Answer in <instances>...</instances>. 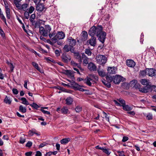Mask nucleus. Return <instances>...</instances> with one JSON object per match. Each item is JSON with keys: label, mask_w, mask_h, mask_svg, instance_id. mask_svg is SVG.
<instances>
[{"label": "nucleus", "mask_w": 156, "mask_h": 156, "mask_svg": "<svg viewBox=\"0 0 156 156\" xmlns=\"http://www.w3.org/2000/svg\"><path fill=\"white\" fill-rule=\"evenodd\" d=\"M51 28L50 26L46 25L44 28L43 27H40V33L44 36L47 37L49 35L50 39L49 43L54 45L56 43L58 45V31H54L52 34H50V32Z\"/></svg>", "instance_id": "nucleus-1"}, {"label": "nucleus", "mask_w": 156, "mask_h": 156, "mask_svg": "<svg viewBox=\"0 0 156 156\" xmlns=\"http://www.w3.org/2000/svg\"><path fill=\"white\" fill-rule=\"evenodd\" d=\"M102 30L103 28L101 26L99 25L97 27L94 26L90 28L88 34L91 37H94V35L97 36Z\"/></svg>", "instance_id": "nucleus-2"}, {"label": "nucleus", "mask_w": 156, "mask_h": 156, "mask_svg": "<svg viewBox=\"0 0 156 156\" xmlns=\"http://www.w3.org/2000/svg\"><path fill=\"white\" fill-rule=\"evenodd\" d=\"M97 63L99 64L104 65L107 62V58L104 55H99L97 56L95 58Z\"/></svg>", "instance_id": "nucleus-3"}, {"label": "nucleus", "mask_w": 156, "mask_h": 156, "mask_svg": "<svg viewBox=\"0 0 156 156\" xmlns=\"http://www.w3.org/2000/svg\"><path fill=\"white\" fill-rule=\"evenodd\" d=\"M151 85L150 84H147L144 87L139 88V90L143 93H147L152 91Z\"/></svg>", "instance_id": "nucleus-4"}, {"label": "nucleus", "mask_w": 156, "mask_h": 156, "mask_svg": "<svg viewBox=\"0 0 156 156\" xmlns=\"http://www.w3.org/2000/svg\"><path fill=\"white\" fill-rule=\"evenodd\" d=\"M106 33L101 30L100 34L98 35H97V36L98 37V40L102 44H104L105 41V40L106 39Z\"/></svg>", "instance_id": "nucleus-5"}, {"label": "nucleus", "mask_w": 156, "mask_h": 156, "mask_svg": "<svg viewBox=\"0 0 156 156\" xmlns=\"http://www.w3.org/2000/svg\"><path fill=\"white\" fill-rule=\"evenodd\" d=\"M84 82L87 85L89 86H93L94 84L95 83L94 80H93V79L91 77H87L84 80Z\"/></svg>", "instance_id": "nucleus-6"}, {"label": "nucleus", "mask_w": 156, "mask_h": 156, "mask_svg": "<svg viewBox=\"0 0 156 156\" xmlns=\"http://www.w3.org/2000/svg\"><path fill=\"white\" fill-rule=\"evenodd\" d=\"M147 75L149 76H156V70L153 68H146Z\"/></svg>", "instance_id": "nucleus-7"}, {"label": "nucleus", "mask_w": 156, "mask_h": 156, "mask_svg": "<svg viewBox=\"0 0 156 156\" xmlns=\"http://www.w3.org/2000/svg\"><path fill=\"white\" fill-rule=\"evenodd\" d=\"M67 41L69 45L71 47H73L76 45V40L72 37H69L67 39Z\"/></svg>", "instance_id": "nucleus-8"}, {"label": "nucleus", "mask_w": 156, "mask_h": 156, "mask_svg": "<svg viewBox=\"0 0 156 156\" xmlns=\"http://www.w3.org/2000/svg\"><path fill=\"white\" fill-rule=\"evenodd\" d=\"M96 38L95 37H91L90 39L87 41V43H89L90 44L93 46H94L96 43Z\"/></svg>", "instance_id": "nucleus-9"}, {"label": "nucleus", "mask_w": 156, "mask_h": 156, "mask_svg": "<svg viewBox=\"0 0 156 156\" xmlns=\"http://www.w3.org/2000/svg\"><path fill=\"white\" fill-rule=\"evenodd\" d=\"M121 77L119 75H116L113 77V81L115 84H119L121 82Z\"/></svg>", "instance_id": "nucleus-10"}, {"label": "nucleus", "mask_w": 156, "mask_h": 156, "mask_svg": "<svg viewBox=\"0 0 156 156\" xmlns=\"http://www.w3.org/2000/svg\"><path fill=\"white\" fill-rule=\"evenodd\" d=\"M127 65L130 67H133L135 65V62L132 60L128 59L126 61Z\"/></svg>", "instance_id": "nucleus-11"}, {"label": "nucleus", "mask_w": 156, "mask_h": 156, "mask_svg": "<svg viewBox=\"0 0 156 156\" xmlns=\"http://www.w3.org/2000/svg\"><path fill=\"white\" fill-rule=\"evenodd\" d=\"M62 60L65 62H67L71 60V58L70 56L67 57L66 53H64L62 56Z\"/></svg>", "instance_id": "nucleus-12"}, {"label": "nucleus", "mask_w": 156, "mask_h": 156, "mask_svg": "<svg viewBox=\"0 0 156 156\" xmlns=\"http://www.w3.org/2000/svg\"><path fill=\"white\" fill-rule=\"evenodd\" d=\"M88 68L91 71H96L97 69L96 66L92 62H90L88 64Z\"/></svg>", "instance_id": "nucleus-13"}, {"label": "nucleus", "mask_w": 156, "mask_h": 156, "mask_svg": "<svg viewBox=\"0 0 156 156\" xmlns=\"http://www.w3.org/2000/svg\"><path fill=\"white\" fill-rule=\"evenodd\" d=\"M108 73L109 74H114L116 73L117 69L115 67H108Z\"/></svg>", "instance_id": "nucleus-14"}, {"label": "nucleus", "mask_w": 156, "mask_h": 156, "mask_svg": "<svg viewBox=\"0 0 156 156\" xmlns=\"http://www.w3.org/2000/svg\"><path fill=\"white\" fill-rule=\"evenodd\" d=\"M88 34L87 32L85 31H83L82 33L81 40L82 41H84L87 39Z\"/></svg>", "instance_id": "nucleus-15"}, {"label": "nucleus", "mask_w": 156, "mask_h": 156, "mask_svg": "<svg viewBox=\"0 0 156 156\" xmlns=\"http://www.w3.org/2000/svg\"><path fill=\"white\" fill-rule=\"evenodd\" d=\"M44 9V6L43 4H39L36 7V9L38 11L42 12Z\"/></svg>", "instance_id": "nucleus-16"}, {"label": "nucleus", "mask_w": 156, "mask_h": 156, "mask_svg": "<svg viewBox=\"0 0 156 156\" xmlns=\"http://www.w3.org/2000/svg\"><path fill=\"white\" fill-rule=\"evenodd\" d=\"M97 71L100 76L103 77L106 76V73L103 69H100V68L98 69Z\"/></svg>", "instance_id": "nucleus-17"}, {"label": "nucleus", "mask_w": 156, "mask_h": 156, "mask_svg": "<svg viewBox=\"0 0 156 156\" xmlns=\"http://www.w3.org/2000/svg\"><path fill=\"white\" fill-rule=\"evenodd\" d=\"M122 106L123 107V109L126 111H129L133 109V108L132 107L128 105L125 104L123 105H122Z\"/></svg>", "instance_id": "nucleus-18"}, {"label": "nucleus", "mask_w": 156, "mask_h": 156, "mask_svg": "<svg viewBox=\"0 0 156 156\" xmlns=\"http://www.w3.org/2000/svg\"><path fill=\"white\" fill-rule=\"evenodd\" d=\"M82 58L83 60V63L84 64H85V65L87 64L88 63V58L84 53H83L82 54Z\"/></svg>", "instance_id": "nucleus-19"}, {"label": "nucleus", "mask_w": 156, "mask_h": 156, "mask_svg": "<svg viewBox=\"0 0 156 156\" xmlns=\"http://www.w3.org/2000/svg\"><path fill=\"white\" fill-rule=\"evenodd\" d=\"M29 134L31 136H33L34 134H36L37 136H39L40 135V134L37 133V131L34 129L31 130H30L29 132Z\"/></svg>", "instance_id": "nucleus-20"}, {"label": "nucleus", "mask_w": 156, "mask_h": 156, "mask_svg": "<svg viewBox=\"0 0 156 156\" xmlns=\"http://www.w3.org/2000/svg\"><path fill=\"white\" fill-rule=\"evenodd\" d=\"M74 57L75 58L78 60V62L79 63L82 62V57L79 53H76L74 54Z\"/></svg>", "instance_id": "nucleus-21"}, {"label": "nucleus", "mask_w": 156, "mask_h": 156, "mask_svg": "<svg viewBox=\"0 0 156 156\" xmlns=\"http://www.w3.org/2000/svg\"><path fill=\"white\" fill-rule=\"evenodd\" d=\"M26 138L24 134H23L20 137L19 143L21 144H24L26 141Z\"/></svg>", "instance_id": "nucleus-22"}, {"label": "nucleus", "mask_w": 156, "mask_h": 156, "mask_svg": "<svg viewBox=\"0 0 156 156\" xmlns=\"http://www.w3.org/2000/svg\"><path fill=\"white\" fill-rule=\"evenodd\" d=\"M35 18V14H32L29 19V20L30 22L31 23L32 25H34V23H35V20H34V19Z\"/></svg>", "instance_id": "nucleus-23"}, {"label": "nucleus", "mask_w": 156, "mask_h": 156, "mask_svg": "<svg viewBox=\"0 0 156 156\" xmlns=\"http://www.w3.org/2000/svg\"><path fill=\"white\" fill-rule=\"evenodd\" d=\"M70 140V139L69 138H64L61 140L60 142L62 144H66L68 143Z\"/></svg>", "instance_id": "nucleus-24"}, {"label": "nucleus", "mask_w": 156, "mask_h": 156, "mask_svg": "<svg viewBox=\"0 0 156 156\" xmlns=\"http://www.w3.org/2000/svg\"><path fill=\"white\" fill-rule=\"evenodd\" d=\"M140 82L141 84L143 85H147L150 84V81L149 80L145 79H142L140 80Z\"/></svg>", "instance_id": "nucleus-25"}, {"label": "nucleus", "mask_w": 156, "mask_h": 156, "mask_svg": "<svg viewBox=\"0 0 156 156\" xmlns=\"http://www.w3.org/2000/svg\"><path fill=\"white\" fill-rule=\"evenodd\" d=\"M5 12L7 18L8 19H10L11 18V14L10 8L5 9Z\"/></svg>", "instance_id": "nucleus-26"}, {"label": "nucleus", "mask_w": 156, "mask_h": 156, "mask_svg": "<svg viewBox=\"0 0 156 156\" xmlns=\"http://www.w3.org/2000/svg\"><path fill=\"white\" fill-rule=\"evenodd\" d=\"M19 111L23 113H25L27 111L26 108V107H23L22 105H21L19 106Z\"/></svg>", "instance_id": "nucleus-27"}, {"label": "nucleus", "mask_w": 156, "mask_h": 156, "mask_svg": "<svg viewBox=\"0 0 156 156\" xmlns=\"http://www.w3.org/2000/svg\"><path fill=\"white\" fill-rule=\"evenodd\" d=\"M22 101L21 103L24 105H29L30 104L27 101V99L25 98H19Z\"/></svg>", "instance_id": "nucleus-28"}, {"label": "nucleus", "mask_w": 156, "mask_h": 156, "mask_svg": "<svg viewBox=\"0 0 156 156\" xmlns=\"http://www.w3.org/2000/svg\"><path fill=\"white\" fill-rule=\"evenodd\" d=\"M0 17L1 19L3 21V22L5 23V24L6 25H7V23H6V19L3 14V12H0Z\"/></svg>", "instance_id": "nucleus-29"}, {"label": "nucleus", "mask_w": 156, "mask_h": 156, "mask_svg": "<svg viewBox=\"0 0 156 156\" xmlns=\"http://www.w3.org/2000/svg\"><path fill=\"white\" fill-rule=\"evenodd\" d=\"M73 101V100L72 98L70 97H68L66 100V104L67 105H70L72 104Z\"/></svg>", "instance_id": "nucleus-30"}, {"label": "nucleus", "mask_w": 156, "mask_h": 156, "mask_svg": "<svg viewBox=\"0 0 156 156\" xmlns=\"http://www.w3.org/2000/svg\"><path fill=\"white\" fill-rule=\"evenodd\" d=\"M32 64L36 69L40 72L41 73H42L41 72L40 70V69L38 66V64L37 63L34 62H32Z\"/></svg>", "instance_id": "nucleus-31"}, {"label": "nucleus", "mask_w": 156, "mask_h": 156, "mask_svg": "<svg viewBox=\"0 0 156 156\" xmlns=\"http://www.w3.org/2000/svg\"><path fill=\"white\" fill-rule=\"evenodd\" d=\"M28 4H23L21 6V10H23L24 11H26L28 9Z\"/></svg>", "instance_id": "nucleus-32"}, {"label": "nucleus", "mask_w": 156, "mask_h": 156, "mask_svg": "<svg viewBox=\"0 0 156 156\" xmlns=\"http://www.w3.org/2000/svg\"><path fill=\"white\" fill-rule=\"evenodd\" d=\"M106 79L107 82H111L113 81V77H112L110 75H107L106 77Z\"/></svg>", "instance_id": "nucleus-33"}, {"label": "nucleus", "mask_w": 156, "mask_h": 156, "mask_svg": "<svg viewBox=\"0 0 156 156\" xmlns=\"http://www.w3.org/2000/svg\"><path fill=\"white\" fill-rule=\"evenodd\" d=\"M67 80L70 83V84L74 88L77 85V83H76L73 80H69L67 79Z\"/></svg>", "instance_id": "nucleus-34"}, {"label": "nucleus", "mask_w": 156, "mask_h": 156, "mask_svg": "<svg viewBox=\"0 0 156 156\" xmlns=\"http://www.w3.org/2000/svg\"><path fill=\"white\" fill-rule=\"evenodd\" d=\"M147 75L146 68L144 70H141L140 72V76H144Z\"/></svg>", "instance_id": "nucleus-35"}, {"label": "nucleus", "mask_w": 156, "mask_h": 156, "mask_svg": "<svg viewBox=\"0 0 156 156\" xmlns=\"http://www.w3.org/2000/svg\"><path fill=\"white\" fill-rule=\"evenodd\" d=\"M109 149L108 148L106 149L105 148L103 147V149L102 150L103 152L105 153V154H107L108 155H109L111 152L109 151Z\"/></svg>", "instance_id": "nucleus-36"}, {"label": "nucleus", "mask_w": 156, "mask_h": 156, "mask_svg": "<svg viewBox=\"0 0 156 156\" xmlns=\"http://www.w3.org/2000/svg\"><path fill=\"white\" fill-rule=\"evenodd\" d=\"M65 36V34L63 32L59 31V40L64 39Z\"/></svg>", "instance_id": "nucleus-37"}, {"label": "nucleus", "mask_w": 156, "mask_h": 156, "mask_svg": "<svg viewBox=\"0 0 156 156\" xmlns=\"http://www.w3.org/2000/svg\"><path fill=\"white\" fill-rule=\"evenodd\" d=\"M29 105L35 109H37L39 108V106L35 103H33L32 104H30Z\"/></svg>", "instance_id": "nucleus-38"}, {"label": "nucleus", "mask_w": 156, "mask_h": 156, "mask_svg": "<svg viewBox=\"0 0 156 156\" xmlns=\"http://www.w3.org/2000/svg\"><path fill=\"white\" fill-rule=\"evenodd\" d=\"M82 110V107L80 105H77L75 108V110L76 112H80Z\"/></svg>", "instance_id": "nucleus-39"}, {"label": "nucleus", "mask_w": 156, "mask_h": 156, "mask_svg": "<svg viewBox=\"0 0 156 156\" xmlns=\"http://www.w3.org/2000/svg\"><path fill=\"white\" fill-rule=\"evenodd\" d=\"M68 111V109L67 107H63L61 109V112L62 113L66 114Z\"/></svg>", "instance_id": "nucleus-40"}, {"label": "nucleus", "mask_w": 156, "mask_h": 156, "mask_svg": "<svg viewBox=\"0 0 156 156\" xmlns=\"http://www.w3.org/2000/svg\"><path fill=\"white\" fill-rule=\"evenodd\" d=\"M80 86L78 84H77V85L75 87L74 89H76L77 90H79L81 91H85L84 89L81 88H80Z\"/></svg>", "instance_id": "nucleus-41"}, {"label": "nucleus", "mask_w": 156, "mask_h": 156, "mask_svg": "<svg viewBox=\"0 0 156 156\" xmlns=\"http://www.w3.org/2000/svg\"><path fill=\"white\" fill-rule=\"evenodd\" d=\"M71 48L72 47H69V46H68L67 45H65L64 46L63 49L66 52H68L71 50Z\"/></svg>", "instance_id": "nucleus-42"}, {"label": "nucleus", "mask_w": 156, "mask_h": 156, "mask_svg": "<svg viewBox=\"0 0 156 156\" xmlns=\"http://www.w3.org/2000/svg\"><path fill=\"white\" fill-rule=\"evenodd\" d=\"M146 118L148 120H151L153 119V115L151 113H149L147 114Z\"/></svg>", "instance_id": "nucleus-43"}, {"label": "nucleus", "mask_w": 156, "mask_h": 156, "mask_svg": "<svg viewBox=\"0 0 156 156\" xmlns=\"http://www.w3.org/2000/svg\"><path fill=\"white\" fill-rule=\"evenodd\" d=\"M90 77L93 79H94V80L98 81V76L95 75H91L90 76Z\"/></svg>", "instance_id": "nucleus-44"}, {"label": "nucleus", "mask_w": 156, "mask_h": 156, "mask_svg": "<svg viewBox=\"0 0 156 156\" xmlns=\"http://www.w3.org/2000/svg\"><path fill=\"white\" fill-rule=\"evenodd\" d=\"M4 102L6 104H10L11 103V101L10 99L8 98L7 96H6L4 99Z\"/></svg>", "instance_id": "nucleus-45"}, {"label": "nucleus", "mask_w": 156, "mask_h": 156, "mask_svg": "<svg viewBox=\"0 0 156 156\" xmlns=\"http://www.w3.org/2000/svg\"><path fill=\"white\" fill-rule=\"evenodd\" d=\"M85 53L88 56H90L92 52L89 49H86L85 50Z\"/></svg>", "instance_id": "nucleus-46"}, {"label": "nucleus", "mask_w": 156, "mask_h": 156, "mask_svg": "<svg viewBox=\"0 0 156 156\" xmlns=\"http://www.w3.org/2000/svg\"><path fill=\"white\" fill-rule=\"evenodd\" d=\"M102 113L104 115V116H105V118L106 120L108 122H109V117L108 116V115L107 114L104 112H103Z\"/></svg>", "instance_id": "nucleus-47"}, {"label": "nucleus", "mask_w": 156, "mask_h": 156, "mask_svg": "<svg viewBox=\"0 0 156 156\" xmlns=\"http://www.w3.org/2000/svg\"><path fill=\"white\" fill-rule=\"evenodd\" d=\"M20 2H14L16 7L19 9L21 10V5L19 4Z\"/></svg>", "instance_id": "nucleus-48"}, {"label": "nucleus", "mask_w": 156, "mask_h": 156, "mask_svg": "<svg viewBox=\"0 0 156 156\" xmlns=\"http://www.w3.org/2000/svg\"><path fill=\"white\" fill-rule=\"evenodd\" d=\"M71 64L73 66V67H75L76 66L77 67V66H78L79 65H78V64L75 62L73 61L72 60L71 62Z\"/></svg>", "instance_id": "nucleus-49"}, {"label": "nucleus", "mask_w": 156, "mask_h": 156, "mask_svg": "<svg viewBox=\"0 0 156 156\" xmlns=\"http://www.w3.org/2000/svg\"><path fill=\"white\" fill-rule=\"evenodd\" d=\"M40 23L39 22H36L35 21V23H34V27L35 28H40V27H40Z\"/></svg>", "instance_id": "nucleus-50"}, {"label": "nucleus", "mask_w": 156, "mask_h": 156, "mask_svg": "<svg viewBox=\"0 0 156 156\" xmlns=\"http://www.w3.org/2000/svg\"><path fill=\"white\" fill-rule=\"evenodd\" d=\"M0 34L1 36L3 37L4 38L5 37V34L1 28H0Z\"/></svg>", "instance_id": "nucleus-51"}, {"label": "nucleus", "mask_w": 156, "mask_h": 156, "mask_svg": "<svg viewBox=\"0 0 156 156\" xmlns=\"http://www.w3.org/2000/svg\"><path fill=\"white\" fill-rule=\"evenodd\" d=\"M29 12L27 11H26L24 12V16L25 18L26 19H28L29 18Z\"/></svg>", "instance_id": "nucleus-52"}, {"label": "nucleus", "mask_w": 156, "mask_h": 156, "mask_svg": "<svg viewBox=\"0 0 156 156\" xmlns=\"http://www.w3.org/2000/svg\"><path fill=\"white\" fill-rule=\"evenodd\" d=\"M102 82L108 88H110L111 87V82H107V81H106L104 82L103 81Z\"/></svg>", "instance_id": "nucleus-53"}, {"label": "nucleus", "mask_w": 156, "mask_h": 156, "mask_svg": "<svg viewBox=\"0 0 156 156\" xmlns=\"http://www.w3.org/2000/svg\"><path fill=\"white\" fill-rule=\"evenodd\" d=\"M32 143L30 141H29L27 143L26 146L27 147H30L32 146Z\"/></svg>", "instance_id": "nucleus-54"}, {"label": "nucleus", "mask_w": 156, "mask_h": 156, "mask_svg": "<svg viewBox=\"0 0 156 156\" xmlns=\"http://www.w3.org/2000/svg\"><path fill=\"white\" fill-rule=\"evenodd\" d=\"M3 1L4 2V3L5 4V9L9 8V7L8 6V2L6 0H3Z\"/></svg>", "instance_id": "nucleus-55"}, {"label": "nucleus", "mask_w": 156, "mask_h": 156, "mask_svg": "<svg viewBox=\"0 0 156 156\" xmlns=\"http://www.w3.org/2000/svg\"><path fill=\"white\" fill-rule=\"evenodd\" d=\"M34 10V8L32 6H31L29 10V12L30 13H31Z\"/></svg>", "instance_id": "nucleus-56"}, {"label": "nucleus", "mask_w": 156, "mask_h": 156, "mask_svg": "<svg viewBox=\"0 0 156 156\" xmlns=\"http://www.w3.org/2000/svg\"><path fill=\"white\" fill-rule=\"evenodd\" d=\"M41 110L45 114L49 115L50 114V112H49L45 111L43 109H41Z\"/></svg>", "instance_id": "nucleus-57"}, {"label": "nucleus", "mask_w": 156, "mask_h": 156, "mask_svg": "<svg viewBox=\"0 0 156 156\" xmlns=\"http://www.w3.org/2000/svg\"><path fill=\"white\" fill-rule=\"evenodd\" d=\"M118 101L120 102V103L122 104V105H124L125 104V101L123 99L121 98H119L118 100Z\"/></svg>", "instance_id": "nucleus-58"}, {"label": "nucleus", "mask_w": 156, "mask_h": 156, "mask_svg": "<svg viewBox=\"0 0 156 156\" xmlns=\"http://www.w3.org/2000/svg\"><path fill=\"white\" fill-rule=\"evenodd\" d=\"M12 91L13 93L15 94H17L18 93V91L16 88H13Z\"/></svg>", "instance_id": "nucleus-59"}, {"label": "nucleus", "mask_w": 156, "mask_h": 156, "mask_svg": "<svg viewBox=\"0 0 156 156\" xmlns=\"http://www.w3.org/2000/svg\"><path fill=\"white\" fill-rule=\"evenodd\" d=\"M128 114L130 115H134L135 114V112L133 111L128 112H127Z\"/></svg>", "instance_id": "nucleus-60"}, {"label": "nucleus", "mask_w": 156, "mask_h": 156, "mask_svg": "<svg viewBox=\"0 0 156 156\" xmlns=\"http://www.w3.org/2000/svg\"><path fill=\"white\" fill-rule=\"evenodd\" d=\"M129 138L128 137L126 136L123 137L122 141L123 142L126 141L128 140Z\"/></svg>", "instance_id": "nucleus-61"}, {"label": "nucleus", "mask_w": 156, "mask_h": 156, "mask_svg": "<svg viewBox=\"0 0 156 156\" xmlns=\"http://www.w3.org/2000/svg\"><path fill=\"white\" fill-rule=\"evenodd\" d=\"M46 144H47L45 142L41 143L39 145V148H42L44 147V146H45L46 145Z\"/></svg>", "instance_id": "nucleus-62"}, {"label": "nucleus", "mask_w": 156, "mask_h": 156, "mask_svg": "<svg viewBox=\"0 0 156 156\" xmlns=\"http://www.w3.org/2000/svg\"><path fill=\"white\" fill-rule=\"evenodd\" d=\"M117 152L119 153V156H125V155L123 153V151H117Z\"/></svg>", "instance_id": "nucleus-63"}, {"label": "nucleus", "mask_w": 156, "mask_h": 156, "mask_svg": "<svg viewBox=\"0 0 156 156\" xmlns=\"http://www.w3.org/2000/svg\"><path fill=\"white\" fill-rule=\"evenodd\" d=\"M41 153L39 151H37L35 156H41Z\"/></svg>", "instance_id": "nucleus-64"}]
</instances>
